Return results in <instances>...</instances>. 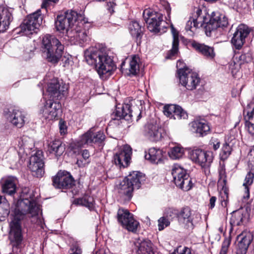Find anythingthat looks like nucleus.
Here are the masks:
<instances>
[{
  "label": "nucleus",
  "instance_id": "obj_61",
  "mask_svg": "<svg viewBox=\"0 0 254 254\" xmlns=\"http://www.w3.org/2000/svg\"><path fill=\"white\" fill-rule=\"evenodd\" d=\"M183 254H191L190 250L186 247V250H184Z\"/></svg>",
  "mask_w": 254,
  "mask_h": 254
},
{
  "label": "nucleus",
  "instance_id": "obj_22",
  "mask_svg": "<svg viewBox=\"0 0 254 254\" xmlns=\"http://www.w3.org/2000/svg\"><path fill=\"white\" fill-rule=\"evenodd\" d=\"M105 138L103 131L94 133L90 130L82 135L80 139V145H83L92 143H101Z\"/></svg>",
  "mask_w": 254,
  "mask_h": 254
},
{
  "label": "nucleus",
  "instance_id": "obj_51",
  "mask_svg": "<svg viewBox=\"0 0 254 254\" xmlns=\"http://www.w3.org/2000/svg\"><path fill=\"white\" fill-rule=\"evenodd\" d=\"M69 254H82L81 249L77 246H72L69 250Z\"/></svg>",
  "mask_w": 254,
  "mask_h": 254
},
{
  "label": "nucleus",
  "instance_id": "obj_33",
  "mask_svg": "<svg viewBox=\"0 0 254 254\" xmlns=\"http://www.w3.org/2000/svg\"><path fill=\"white\" fill-rule=\"evenodd\" d=\"M194 49L208 59H213L215 57V53L213 47L204 44L194 43L192 44Z\"/></svg>",
  "mask_w": 254,
  "mask_h": 254
},
{
  "label": "nucleus",
  "instance_id": "obj_64",
  "mask_svg": "<svg viewBox=\"0 0 254 254\" xmlns=\"http://www.w3.org/2000/svg\"><path fill=\"white\" fill-rule=\"evenodd\" d=\"M125 64V63L123 62L121 64V68H123V65Z\"/></svg>",
  "mask_w": 254,
  "mask_h": 254
},
{
  "label": "nucleus",
  "instance_id": "obj_45",
  "mask_svg": "<svg viewBox=\"0 0 254 254\" xmlns=\"http://www.w3.org/2000/svg\"><path fill=\"white\" fill-rule=\"evenodd\" d=\"M176 105H166L164 107L163 112L165 116L170 118H173L174 112L175 111Z\"/></svg>",
  "mask_w": 254,
  "mask_h": 254
},
{
  "label": "nucleus",
  "instance_id": "obj_14",
  "mask_svg": "<svg viewBox=\"0 0 254 254\" xmlns=\"http://www.w3.org/2000/svg\"><path fill=\"white\" fill-rule=\"evenodd\" d=\"M53 100H47L41 110L43 117L49 120L55 119L61 112V104L59 102H55Z\"/></svg>",
  "mask_w": 254,
  "mask_h": 254
},
{
  "label": "nucleus",
  "instance_id": "obj_29",
  "mask_svg": "<svg viewBox=\"0 0 254 254\" xmlns=\"http://www.w3.org/2000/svg\"><path fill=\"white\" fill-rule=\"evenodd\" d=\"M125 178L134 189H138L141 186V182L144 180V176L139 172L133 171Z\"/></svg>",
  "mask_w": 254,
  "mask_h": 254
},
{
  "label": "nucleus",
  "instance_id": "obj_57",
  "mask_svg": "<svg viewBox=\"0 0 254 254\" xmlns=\"http://www.w3.org/2000/svg\"><path fill=\"white\" fill-rule=\"evenodd\" d=\"M216 201V197L215 196H212L209 200V207L212 209L215 206V203Z\"/></svg>",
  "mask_w": 254,
  "mask_h": 254
},
{
  "label": "nucleus",
  "instance_id": "obj_28",
  "mask_svg": "<svg viewBox=\"0 0 254 254\" xmlns=\"http://www.w3.org/2000/svg\"><path fill=\"white\" fill-rule=\"evenodd\" d=\"M240 241L238 248L241 253L245 254L253 240V235L250 232H243L237 237Z\"/></svg>",
  "mask_w": 254,
  "mask_h": 254
},
{
  "label": "nucleus",
  "instance_id": "obj_3",
  "mask_svg": "<svg viewBox=\"0 0 254 254\" xmlns=\"http://www.w3.org/2000/svg\"><path fill=\"white\" fill-rule=\"evenodd\" d=\"M64 46L54 36L45 35L43 37L41 50L43 55L50 62H58L62 56Z\"/></svg>",
  "mask_w": 254,
  "mask_h": 254
},
{
  "label": "nucleus",
  "instance_id": "obj_58",
  "mask_svg": "<svg viewBox=\"0 0 254 254\" xmlns=\"http://www.w3.org/2000/svg\"><path fill=\"white\" fill-rule=\"evenodd\" d=\"M82 156L84 160H85V161H87V160L90 156L89 151L86 149L83 150L82 151Z\"/></svg>",
  "mask_w": 254,
  "mask_h": 254
},
{
  "label": "nucleus",
  "instance_id": "obj_34",
  "mask_svg": "<svg viewBox=\"0 0 254 254\" xmlns=\"http://www.w3.org/2000/svg\"><path fill=\"white\" fill-rule=\"evenodd\" d=\"M163 152L161 149L153 147L149 149L148 153L145 155V158L152 163L157 164L161 160Z\"/></svg>",
  "mask_w": 254,
  "mask_h": 254
},
{
  "label": "nucleus",
  "instance_id": "obj_32",
  "mask_svg": "<svg viewBox=\"0 0 254 254\" xmlns=\"http://www.w3.org/2000/svg\"><path fill=\"white\" fill-rule=\"evenodd\" d=\"M244 219V211L242 209L234 211L231 213L230 223L231 228L230 232L232 231L233 227L235 226H240L243 224Z\"/></svg>",
  "mask_w": 254,
  "mask_h": 254
},
{
  "label": "nucleus",
  "instance_id": "obj_10",
  "mask_svg": "<svg viewBox=\"0 0 254 254\" xmlns=\"http://www.w3.org/2000/svg\"><path fill=\"white\" fill-rule=\"evenodd\" d=\"M143 17L149 31L156 33L160 31V26L163 22L162 14L146 9L143 12Z\"/></svg>",
  "mask_w": 254,
  "mask_h": 254
},
{
  "label": "nucleus",
  "instance_id": "obj_59",
  "mask_svg": "<svg viewBox=\"0 0 254 254\" xmlns=\"http://www.w3.org/2000/svg\"><path fill=\"white\" fill-rule=\"evenodd\" d=\"M59 0H44L42 4V8H46L47 6V4L49 2H53L54 3H56Z\"/></svg>",
  "mask_w": 254,
  "mask_h": 254
},
{
  "label": "nucleus",
  "instance_id": "obj_41",
  "mask_svg": "<svg viewBox=\"0 0 254 254\" xmlns=\"http://www.w3.org/2000/svg\"><path fill=\"white\" fill-rule=\"evenodd\" d=\"M185 153L184 148L179 145H176L172 148L168 152L169 157L172 159H178L183 157Z\"/></svg>",
  "mask_w": 254,
  "mask_h": 254
},
{
  "label": "nucleus",
  "instance_id": "obj_36",
  "mask_svg": "<svg viewBox=\"0 0 254 254\" xmlns=\"http://www.w3.org/2000/svg\"><path fill=\"white\" fill-rule=\"evenodd\" d=\"M134 190L133 187L129 184V183L126 178L120 183L118 188L119 192L127 196L128 199L131 198L132 192Z\"/></svg>",
  "mask_w": 254,
  "mask_h": 254
},
{
  "label": "nucleus",
  "instance_id": "obj_4",
  "mask_svg": "<svg viewBox=\"0 0 254 254\" xmlns=\"http://www.w3.org/2000/svg\"><path fill=\"white\" fill-rule=\"evenodd\" d=\"M90 24L82 15H79V20L73 26V29L68 32V37L71 40H75L79 43L86 42L88 39L89 29Z\"/></svg>",
  "mask_w": 254,
  "mask_h": 254
},
{
  "label": "nucleus",
  "instance_id": "obj_23",
  "mask_svg": "<svg viewBox=\"0 0 254 254\" xmlns=\"http://www.w3.org/2000/svg\"><path fill=\"white\" fill-rule=\"evenodd\" d=\"M244 116L249 132L254 135V103L248 104L244 108Z\"/></svg>",
  "mask_w": 254,
  "mask_h": 254
},
{
  "label": "nucleus",
  "instance_id": "obj_17",
  "mask_svg": "<svg viewBox=\"0 0 254 254\" xmlns=\"http://www.w3.org/2000/svg\"><path fill=\"white\" fill-rule=\"evenodd\" d=\"M132 149L130 146L125 145L114 156V161L116 165L120 167H127L131 159Z\"/></svg>",
  "mask_w": 254,
  "mask_h": 254
},
{
  "label": "nucleus",
  "instance_id": "obj_53",
  "mask_svg": "<svg viewBox=\"0 0 254 254\" xmlns=\"http://www.w3.org/2000/svg\"><path fill=\"white\" fill-rule=\"evenodd\" d=\"M240 60L242 63H248L252 60L251 57L249 54H242L239 57Z\"/></svg>",
  "mask_w": 254,
  "mask_h": 254
},
{
  "label": "nucleus",
  "instance_id": "obj_38",
  "mask_svg": "<svg viewBox=\"0 0 254 254\" xmlns=\"http://www.w3.org/2000/svg\"><path fill=\"white\" fill-rule=\"evenodd\" d=\"M74 203L84 206L91 210L94 207V199L92 197L85 195L83 197L74 200Z\"/></svg>",
  "mask_w": 254,
  "mask_h": 254
},
{
  "label": "nucleus",
  "instance_id": "obj_21",
  "mask_svg": "<svg viewBox=\"0 0 254 254\" xmlns=\"http://www.w3.org/2000/svg\"><path fill=\"white\" fill-rule=\"evenodd\" d=\"M4 116L8 122L18 128L22 127L25 124V115L19 110L5 112Z\"/></svg>",
  "mask_w": 254,
  "mask_h": 254
},
{
  "label": "nucleus",
  "instance_id": "obj_16",
  "mask_svg": "<svg viewBox=\"0 0 254 254\" xmlns=\"http://www.w3.org/2000/svg\"><path fill=\"white\" fill-rule=\"evenodd\" d=\"M190 158L192 161L202 167H208L213 160L211 152H205L201 149L191 151L190 153Z\"/></svg>",
  "mask_w": 254,
  "mask_h": 254
},
{
  "label": "nucleus",
  "instance_id": "obj_49",
  "mask_svg": "<svg viewBox=\"0 0 254 254\" xmlns=\"http://www.w3.org/2000/svg\"><path fill=\"white\" fill-rule=\"evenodd\" d=\"M254 174L249 172L246 175L244 183L243 184V186H251L254 181Z\"/></svg>",
  "mask_w": 254,
  "mask_h": 254
},
{
  "label": "nucleus",
  "instance_id": "obj_5",
  "mask_svg": "<svg viewBox=\"0 0 254 254\" xmlns=\"http://www.w3.org/2000/svg\"><path fill=\"white\" fill-rule=\"evenodd\" d=\"M79 15L74 10H68L64 14L58 15L55 21V26L57 30L61 32H66L68 36V32L79 20Z\"/></svg>",
  "mask_w": 254,
  "mask_h": 254
},
{
  "label": "nucleus",
  "instance_id": "obj_8",
  "mask_svg": "<svg viewBox=\"0 0 254 254\" xmlns=\"http://www.w3.org/2000/svg\"><path fill=\"white\" fill-rule=\"evenodd\" d=\"M42 20L43 16L41 14V10L39 9L28 15L24 20L20 26V32L26 36L37 33V30L42 24Z\"/></svg>",
  "mask_w": 254,
  "mask_h": 254
},
{
  "label": "nucleus",
  "instance_id": "obj_13",
  "mask_svg": "<svg viewBox=\"0 0 254 254\" xmlns=\"http://www.w3.org/2000/svg\"><path fill=\"white\" fill-rule=\"evenodd\" d=\"M67 89L65 84H61L57 79H53L48 84L47 91L50 98L60 100L65 96Z\"/></svg>",
  "mask_w": 254,
  "mask_h": 254
},
{
  "label": "nucleus",
  "instance_id": "obj_56",
  "mask_svg": "<svg viewBox=\"0 0 254 254\" xmlns=\"http://www.w3.org/2000/svg\"><path fill=\"white\" fill-rule=\"evenodd\" d=\"M88 163V161H85V160H84L83 159L82 160L77 159V160L76 161V164L79 167H84Z\"/></svg>",
  "mask_w": 254,
  "mask_h": 254
},
{
  "label": "nucleus",
  "instance_id": "obj_39",
  "mask_svg": "<svg viewBox=\"0 0 254 254\" xmlns=\"http://www.w3.org/2000/svg\"><path fill=\"white\" fill-rule=\"evenodd\" d=\"M10 212V206L8 201L0 197V220L2 221Z\"/></svg>",
  "mask_w": 254,
  "mask_h": 254
},
{
  "label": "nucleus",
  "instance_id": "obj_37",
  "mask_svg": "<svg viewBox=\"0 0 254 254\" xmlns=\"http://www.w3.org/2000/svg\"><path fill=\"white\" fill-rule=\"evenodd\" d=\"M51 151L54 152L56 156H61L65 150V145L63 144L61 141L56 140L50 144Z\"/></svg>",
  "mask_w": 254,
  "mask_h": 254
},
{
  "label": "nucleus",
  "instance_id": "obj_31",
  "mask_svg": "<svg viewBox=\"0 0 254 254\" xmlns=\"http://www.w3.org/2000/svg\"><path fill=\"white\" fill-rule=\"evenodd\" d=\"M192 127L194 131L200 136H203L209 131L210 127L205 120H196L192 122Z\"/></svg>",
  "mask_w": 254,
  "mask_h": 254
},
{
  "label": "nucleus",
  "instance_id": "obj_62",
  "mask_svg": "<svg viewBox=\"0 0 254 254\" xmlns=\"http://www.w3.org/2000/svg\"><path fill=\"white\" fill-rule=\"evenodd\" d=\"M219 231L221 232V233H222L223 232V227H220L219 228Z\"/></svg>",
  "mask_w": 254,
  "mask_h": 254
},
{
  "label": "nucleus",
  "instance_id": "obj_9",
  "mask_svg": "<svg viewBox=\"0 0 254 254\" xmlns=\"http://www.w3.org/2000/svg\"><path fill=\"white\" fill-rule=\"evenodd\" d=\"M118 222L129 231L135 232L139 226V222L134 219L133 215L127 209L120 208L117 214Z\"/></svg>",
  "mask_w": 254,
  "mask_h": 254
},
{
  "label": "nucleus",
  "instance_id": "obj_60",
  "mask_svg": "<svg viewBox=\"0 0 254 254\" xmlns=\"http://www.w3.org/2000/svg\"><path fill=\"white\" fill-rule=\"evenodd\" d=\"M245 187V192L246 195L244 196V197L246 199H249L250 197V191L249 186H244Z\"/></svg>",
  "mask_w": 254,
  "mask_h": 254
},
{
  "label": "nucleus",
  "instance_id": "obj_7",
  "mask_svg": "<svg viewBox=\"0 0 254 254\" xmlns=\"http://www.w3.org/2000/svg\"><path fill=\"white\" fill-rule=\"evenodd\" d=\"M180 83L188 90H192L199 85L200 79L198 74L192 72L188 67L180 68L178 69Z\"/></svg>",
  "mask_w": 254,
  "mask_h": 254
},
{
  "label": "nucleus",
  "instance_id": "obj_40",
  "mask_svg": "<svg viewBox=\"0 0 254 254\" xmlns=\"http://www.w3.org/2000/svg\"><path fill=\"white\" fill-rule=\"evenodd\" d=\"M139 58L138 56H131L128 68L130 74L136 75L138 72L139 70Z\"/></svg>",
  "mask_w": 254,
  "mask_h": 254
},
{
  "label": "nucleus",
  "instance_id": "obj_35",
  "mask_svg": "<svg viewBox=\"0 0 254 254\" xmlns=\"http://www.w3.org/2000/svg\"><path fill=\"white\" fill-rule=\"evenodd\" d=\"M171 29L172 33L173 36V41L172 43V48L171 50L168 52L166 57V58L168 59H172L178 53L179 43L178 32L173 26L172 27Z\"/></svg>",
  "mask_w": 254,
  "mask_h": 254
},
{
  "label": "nucleus",
  "instance_id": "obj_2",
  "mask_svg": "<svg viewBox=\"0 0 254 254\" xmlns=\"http://www.w3.org/2000/svg\"><path fill=\"white\" fill-rule=\"evenodd\" d=\"M84 57L88 64L94 66L101 78H104L106 74L110 75L116 68L112 58L96 47L87 49Z\"/></svg>",
  "mask_w": 254,
  "mask_h": 254
},
{
  "label": "nucleus",
  "instance_id": "obj_46",
  "mask_svg": "<svg viewBox=\"0 0 254 254\" xmlns=\"http://www.w3.org/2000/svg\"><path fill=\"white\" fill-rule=\"evenodd\" d=\"M199 22H201L199 18L198 19L193 18L192 20L190 19L186 24L185 29L187 31L191 30L192 24H193L194 27H198L200 26Z\"/></svg>",
  "mask_w": 254,
  "mask_h": 254
},
{
  "label": "nucleus",
  "instance_id": "obj_47",
  "mask_svg": "<svg viewBox=\"0 0 254 254\" xmlns=\"http://www.w3.org/2000/svg\"><path fill=\"white\" fill-rule=\"evenodd\" d=\"M158 229L159 231L163 230L165 227L170 225L169 220L165 217L163 216L160 218L158 220Z\"/></svg>",
  "mask_w": 254,
  "mask_h": 254
},
{
  "label": "nucleus",
  "instance_id": "obj_12",
  "mask_svg": "<svg viewBox=\"0 0 254 254\" xmlns=\"http://www.w3.org/2000/svg\"><path fill=\"white\" fill-rule=\"evenodd\" d=\"M43 159V153L41 150H38L30 157L29 168L34 176L41 178L44 174Z\"/></svg>",
  "mask_w": 254,
  "mask_h": 254
},
{
  "label": "nucleus",
  "instance_id": "obj_42",
  "mask_svg": "<svg viewBox=\"0 0 254 254\" xmlns=\"http://www.w3.org/2000/svg\"><path fill=\"white\" fill-rule=\"evenodd\" d=\"M130 33L131 35L137 38H138L141 33V26L137 21H132L130 24L129 27Z\"/></svg>",
  "mask_w": 254,
  "mask_h": 254
},
{
  "label": "nucleus",
  "instance_id": "obj_30",
  "mask_svg": "<svg viewBox=\"0 0 254 254\" xmlns=\"http://www.w3.org/2000/svg\"><path fill=\"white\" fill-rule=\"evenodd\" d=\"M2 191L3 193L11 195L16 192V181L14 178L8 177L3 180L1 185Z\"/></svg>",
  "mask_w": 254,
  "mask_h": 254
},
{
  "label": "nucleus",
  "instance_id": "obj_50",
  "mask_svg": "<svg viewBox=\"0 0 254 254\" xmlns=\"http://www.w3.org/2000/svg\"><path fill=\"white\" fill-rule=\"evenodd\" d=\"M201 13H202V11L201 9H197V10L196 11V14L197 15V17L196 19H198L199 18V20L201 21V22H199L200 27L202 26L203 24H206V22H204V21H205L206 22H208L207 20V19L204 16L201 17L200 16Z\"/></svg>",
  "mask_w": 254,
  "mask_h": 254
},
{
  "label": "nucleus",
  "instance_id": "obj_54",
  "mask_svg": "<svg viewBox=\"0 0 254 254\" xmlns=\"http://www.w3.org/2000/svg\"><path fill=\"white\" fill-rule=\"evenodd\" d=\"M59 128L61 134H64L66 131V126L64 122L61 120L59 122Z\"/></svg>",
  "mask_w": 254,
  "mask_h": 254
},
{
  "label": "nucleus",
  "instance_id": "obj_55",
  "mask_svg": "<svg viewBox=\"0 0 254 254\" xmlns=\"http://www.w3.org/2000/svg\"><path fill=\"white\" fill-rule=\"evenodd\" d=\"M184 250H186V247L182 246L178 247L176 249L169 254H183Z\"/></svg>",
  "mask_w": 254,
  "mask_h": 254
},
{
  "label": "nucleus",
  "instance_id": "obj_48",
  "mask_svg": "<svg viewBox=\"0 0 254 254\" xmlns=\"http://www.w3.org/2000/svg\"><path fill=\"white\" fill-rule=\"evenodd\" d=\"M231 239L230 236L226 238L223 242L221 251L219 254H226L228 251V249L231 244Z\"/></svg>",
  "mask_w": 254,
  "mask_h": 254
},
{
  "label": "nucleus",
  "instance_id": "obj_19",
  "mask_svg": "<svg viewBox=\"0 0 254 254\" xmlns=\"http://www.w3.org/2000/svg\"><path fill=\"white\" fill-rule=\"evenodd\" d=\"M74 184L72 176L66 172H59L53 178V185L57 189H67Z\"/></svg>",
  "mask_w": 254,
  "mask_h": 254
},
{
  "label": "nucleus",
  "instance_id": "obj_25",
  "mask_svg": "<svg viewBox=\"0 0 254 254\" xmlns=\"http://www.w3.org/2000/svg\"><path fill=\"white\" fill-rule=\"evenodd\" d=\"M145 135L151 141H157L162 138V129L158 126L151 124L145 126Z\"/></svg>",
  "mask_w": 254,
  "mask_h": 254
},
{
  "label": "nucleus",
  "instance_id": "obj_63",
  "mask_svg": "<svg viewBox=\"0 0 254 254\" xmlns=\"http://www.w3.org/2000/svg\"><path fill=\"white\" fill-rule=\"evenodd\" d=\"M167 11L168 12V14H169L170 12V8L169 7L168 9H167Z\"/></svg>",
  "mask_w": 254,
  "mask_h": 254
},
{
  "label": "nucleus",
  "instance_id": "obj_52",
  "mask_svg": "<svg viewBox=\"0 0 254 254\" xmlns=\"http://www.w3.org/2000/svg\"><path fill=\"white\" fill-rule=\"evenodd\" d=\"M210 144L212 146L214 150H216L220 147V142L218 139H212L210 140Z\"/></svg>",
  "mask_w": 254,
  "mask_h": 254
},
{
  "label": "nucleus",
  "instance_id": "obj_27",
  "mask_svg": "<svg viewBox=\"0 0 254 254\" xmlns=\"http://www.w3.org/2000/svg\"><path fill=\"white\" fill-rule=\"evenodd\" d=\"M219 179L218 181V187L221 188L222 190L223 191L224 195L226 197V199H224L223 200L221 201V205L223 207H226L227 205V199H228V192L227 188L226 187V175L225 169L224 167H221L219 169Z\"/></svg>",
  "mask_w": 254,
  "mask_h": 254
},
{
  "label": "nucleus",
  "instance_id": "obj_20",
  "mask_svg": "<svg viewBox=\"0 0 254 254\" xmlns=\"http://www.w3.org/2000/svg\"><path fill=\"white\" fill-rule=\"evenodd\" d=\"M179 224L185 228L192 229L194 227V218L191 209L189 207L183 208L177 213Z\"/></svg>",
  "mask_w": 254,
  "mask_h": 254
},
{
  "label": "nucleus",
  "instance_id": "obj_24",
  "mask_svg": "<svg viewBox=\"0 0 254 254\" xmlns=\"http://www.w3.org/2000/svg\"><path fill=\"white\" fill-rule=\"evenodd\" d=\"M134 250L136 254H154L152 244L148 240H137L134 242Z\"/></svg>",
  "mask_w": 254,
  "mask_h": 254
},
{
  "label": "nucleus",
  "instance_id": "obj_43",
  "mask_svg": "<svg viewBox=\"0 0 254 254\" xmlns=\"http://www.w3.org/2000/svg\"><path fill=\"white\" fill-rule=\"evenodd\" d=\"M231 151L232 148L229 144L227 142L224 143L220 154L221 159L223 160L227 159L231 154Z\"/></svg>",
  "mask_w": 254,
  "mask_h": 254
},
{
  "label": "nucleus",
  "instance_id": "obj_15",
  "mask_svg": "<svg viewBox=\"0 0 254 254\" xmlns=\"http://www.w3.org/2000/svg\"><path fill=\"white\" fill-rule=\"evenodd\" d=\"M206 30H209L210 33L212 31L216 29L218 27H226L228 25V21L227 18L222 14H220L219 12H213L211 14V16L208 22H206Z\"/></svg>",
  "mask_w": 254,
  "mask_h": 254
},
{
  "label": "nucleus",
  "instance_id": "obj_18",
  "mask_svg": "<svg viewBox=\"0 0 254 254\" xmlns=\"http://www.w3.org/2000/svg\"><path fill=\"white\" fill-rule=\"evenodd\" d=\"M250 32L251 29L245 24H240L238 26L231 40L232 44L237 49L242 47Z\"/></svg>",
  "mask_w": 254,
  "mask_h": 254
},
{
  "label": "nucleus",
  "instance_id": "obj_26",
  "mask_svg": "<svg viewBox=\"0 0 254 254\" xmlns=\"http://www.w3.org/2000/svg\"><path fill=\"white\" fill-rule=\"evenodd\" d=\"M12 19V14L9 9L0 6V33L5 32L8 28Z\"/></svg>",
  "mask_w": 254,
  "mask_h": 254
},
{
  "label": "nucleus",
  "instance_id": "obj_1",
  "mask_svg": "<svg viewBox=\"0 0 254 254\" xmlns=\"http://www.w3.org/2000/svg\"><path fill=\"white\" fill-rule=\"evenodd\" d=\"M39 207L32 198L18 200L9 223L8 238L13 247H18L23 240L22 221L27 217L31 218V222L39 224Z\"/></svg>",
  "mask_w": 254,
  "mask_h": 254
},
{
  "label": "nucleus",
  "instance_id": "obj_6",
  "mask_svg": "<svg viewBox=\"0 0 254 254\" xmlns=\"http://www.w3.org/2000/svg\"><path fill=\"white\" fill-rule=\"evenodd\" d=\"M172 175L176 186L184 191H188L192 187L191 179L186 170L178 164H174L172 169Z\"/></svg>",
  "mask_w": 254,
  "mask_h": 254
},
{
  "label": "nucleus",
  "instance_id": "obj_11",
  "mask_svg": "<svg viewBox=\"0 0 254 254\" xmlns=\"http://www.w3.org/2000/svg\"><path fill=\"white\" fill-rule=\"evenodd\" d=\"M133 117L132 110L131 106L128 104H125L120 107H117L111 115V125H119L120 121L125 120L126 121H130Z\"/></svg>",
  "mask_w": 254,
  "mask_h": 254
},
{
  "label": "nucleus",
  "instance_id": "obj_44",
  "mask_svg": "<svg viewBox=\"0 0 254 254\" xmlns=\"http://www.w3.org/2000/svg\"><path fill=\"white\" fill-rule=\"evenodd\" d=\"M188 117L187 113L179 106L176 105L175 111L174 112V119H186Z\"/></svg>",
  "mask_w": 254,
  "mask_h": 254
}]
</instances>
